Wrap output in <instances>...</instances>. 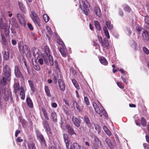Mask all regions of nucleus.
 I'll use <instances>...</instances> for the list:
<instances>
[{"label": "nucleus", "mask_w": 149, "mask_h": 149, "mask_svg": "<svg viewBox=\"0 0 149 149\" xmlns=\"http://www.w3.org/2000/svg\"><path fill=\"white\" fill-rule=\"evenodd\" d=\"M30 16L35 24L40 26V21L37 14L34 11H32Z\"/></svg>", "instance_id": "obj_1"}, {"label": "nucleus", "mask_w": 149, "mask_h": 149, "mask_svg": "<svg viewBox=\"0 0 149 149\" xmlns=\"http://www.w3.org/2000/svg\"><path fill=\"white\" fill-rule=\"evenodd\" d=\"M79 7L81 9L83 10L84 12L85 15H87L88 13L87 12V8L89 5V3L86 0L84 2L82 1L81 2V1H80L79 2Z\"/></svg>", "instance_id": "obj_2"}, {"label": "nucleus", "mask_w": 149, "mask_h": 149, "mask_svg": "<svg viewBox=\"0 0 149 149\" xmlns=\"http://www.w3.org/2000/svg\"><path fill=\"white\" fill-rule=\"evenodd\" d=\"M93 141L92 143V147L94 149H96L98 147H101V143L98 138L94 136L93 137Z\"/></svg>", "instance_id": "obj_3"}, {"label": "nucleus", "mask_w": 149, "mask_h": 149, "mask_svg": "<svg viewBox=\"0 0 149 149\" xmlns=\"http://www.w3.org/2000/svg\"><path fill=\"white\" fill-rule=\"evenodd\" d=\"M93 106L95 111L98 114H100V116H102L101 111L103 109L101 104L98 102V104H97L95 103L93 104Z\"/></svg>", "instance_id": "obj_4"}, {"label": "nucleus", "mask_w": 149, "mask_h": 149, "mask_svg": "<svg viewBox=\"0 0 149 149\" xmlns=\"http://www.w3.org/2000/svg\"><path fill=\"white\" fill-rule=\"evenodd\" d=\"M16 16L17 20L21 25L24 26L26 21V18L24 16L19 13H17Z\"/></svg>", "instance_id": "obj_5"}, {"label": "nucleus", "mask_w": 149, "mask_h": 149, "mask_svg": "<svg viewBox=\"0 0 149 149\" xmlns=\"http://www.w3.org/2000/svg\"><path fill=\"white\" fill-rule=\"evenodd\" d=\"M3 71L4 72L5 75L7 77L8 80H9V77L11 75V70L8 65H5L3 68Z\"/></svg>", "instance_id": "obj_6"}, {"label": "nucleus", "mask_w": 149, "mask_h": 149, "mask_svg": "<svg viewBox=\"0 0 149 149\" xmlns=\"http://www.w3.org/2000/svg\"><path fill=\"white\" fill-rule=\"evenodd\" d=\"M49 55L48 60L50 65L52 66H53L54 64L55 68L56 69H58V65L57 61H55L54 63L52 57L50 55V54Z\"/></svg>", "instance_id": "obj_7"}, {"label": "nucleus", "mask_w": 149, "mask_h": 149, "mask_svg": "<svg viewBox=\"0 0 149 149\" xmlns=\"http://www.w3.org/2000/svg\"><path fill=\"white\" fill-rule=\"evenodd\" d=\"M66 128L68 132L70 135L72 136L74 134L76 135V132L74 131V129L70 125H67Z\"/></svg>", "instance_id": "obj_8"}, {"label": "nucleus", "mask_w": 149, "mask_h": 149, "mask_svg": "<svg viewBox=\"0 0 149 149\" xmlns=\"http://www.w3.org/2000/svg\"><path fill=\"white\" fill-rule=\"evenodd\" d=\"M63 139L64 142L66 144V148L68 149L69 148V143L70 139L68 135L66 134H63Z\"/></svg>", "instance_id": "obj_9"}, {"label": "nucleus", "mask_w": 149, "mask_h": 149, "mask_svg": "<svg viewBox=\"0 0 149 149\" xmlns=\"http://www.w3.org/2000/svg\"><path fill=\"white\" fill-rule=\"evenodd\" d=\"M58 84L60 89L64 91L65 89V84L63 81L61 79H59L58 80Z\"/></svg>", "instance_id": "obj_10"}, {"label": "nucleus", "mask_w": 149, "mask_h": 149, "mask_svg": "<svg viewBox=\"0 0 149 149\" xmlns=\"http://www.w3.org/2000/svg\"><path fill=\"white\" fill-rule=\"evenodd\" d=\"M9 25L11 24L12 26H15L16 27H18V24L17 22L16 19L12 17L9 19Z\"/></svg>", "instance_id": "obj_11"}, {"label": "nucleus", "mask_w": 149, "mask_h": 149, "mask_svg": "<svg viewBox=\"0 0 149 149\" xmlns=\"http://www.w3.org/2000/svg\"><path fill=\"white\" fill-rule=\"evenodd\" d=\"M142 36L145 40H149V29L143 32Z\"/></svg>", "instance_id": "obj_12"}, {"label": "nucleus", "mask_w": 149, "mask_h": 149, "mask_svg": "<svg viewBox=\"0 0 149 149\" xmlns=\"http://www.w3.org/2000/svg\"><path fill=\"white\" fill-rule=\"evenodd\" d=\"M72 121L74 125L79 127L80 126L81 121H80L77 118L73 117L72 118Z\"/></svg>", "instance_id": "obj_13"}, {"label": "nucleus", "mask_w": 149, "mask_h": 149, "mask_svg": "<svg viewBox=\"0 0 149 149\" xmlns=\"http://www.w3.org/2000/svg\"><path fill=\"white\" fill-rule=\"evenodd\" d=\"M73 103L74 107H76L78 111L79 112H81L83 111L82 108L80 106L79 103H77L74 100L73 101Z\"/></svg>", "instance_id": "obj_14"}, {"label": "nucleus", "mask_w": 149, "mask_h": 149, "mask_svg": "<svg viewBox=\"0 0 149 149\" xmlns=\"http://www.w3.org/2000/svg\"><path fill=\"white\" fill-rule=\"evenodd\" d=\"M19 48L20 52L23 54L27 51L28 47L26 45H24L20 46H19Z\"/></svg>", "instance_id": "obj_15"}, {"label": "nucleus", "mask_w": 149, "mask_h": 149, "mask_svg": "<svg viewBox=\"0 0 149 149\" xmlns=\"http://www.w3.org/2000/svg\"><path fill=\"white\" fill-rule=\"evenodd\" d=\"M102 46L104 47H106L107 49H109V44L106 38H104V40L101 43Z\"/></svg>", "instance_id": "obj_16"}, {"label": "nucleus", "mask_w": 149, "mask_h": 149, "mask_svg": "<svg viewBox=\"0 0 149 149\" xmlns=\"http://www.w3.org/2000/svg\"><path fill=\"white\" fill-rule=\"evenodd\" d=\"M18 5L19 8L21 11L24 13H25L26 12V10L25 6L20 1H18Z\"/></svg>", "instance_id": "obj_17"}, {"label": "nucleus", "mask_w": 149, "mask_h": 149, "mask_svg": "<svg viewBox=\"0 0 149 149\" xmlns=\"http://www.w3.org/2000/svg\"><path fill=\"white\" fill-rule=\"evenodd\" d=\"M15 73L16 77L17 78L19 77L21 74V73L20 72L18 66L16 65L15 66Z\"/></svg>", "instance_id": "obj_18"}, {"label": "nucleus", "mask_w": 149, "mask_h": 149, "mask_svg": "<svg viewBox=\"0 0 149 149\" xmlns=\"http://www.w3.org/2000/svg\"><path fill=\"white\" fill-rule=\"evenodd\" d=\"M14 92L16 94L17 93V91L20 89V87L19 84L18 83H15L13 86Z\"/></svg>", "instance_id": "obj_19"}, {"label": "nucleus", "mask_w": 149, "mask_h": 149, "mask_svg": "<svg viewBox=\"0 0 149 149\" xmlns=\"http://www.w3.org/2000/svg\"><path fill=\"white\" fill-rule=\"evenodd\" d=\"M82 148L78 144L74 143L71 146L70 149H82Z\"/></svg>", "instance_id": "obj_20"}, {"label": "nucleus", "mask_w": 149, "mask_h": 149, "mask_svg": "<svg viewBox=\"0 0 149 149\" xmlns=\"http://www.w3.org/2000/svg\"><path fill=\"white\" fill-rule=\"evenodd\" d=\"M37 136L40 141L43 143H44L45 142V140L44 138L42 135L40 133H37Z\"/></svg>", "instance_id": "obj_21"}, {"label": "nucleus", "mask_w": 149, "mask_h": 149, "mask_svg": "<svg viewBox=\"0 0 149 149\" xmlns=\"http://www.w3.org/2000/svg\"><path fill=\"white\" fill-rule=\"evenodd\" d=\"M3 54L4 59L6 61L8 60L9 58L8 53L6 51H4L3 52Z\"/></svg>", "instance_id": "obj_22"}, {"label": "nucleus", "mask_w": 149, "mask_h": 149, "mask_svg": "<svg viewBox=\"0 0 149 149\" xmlns=\"http://www.w3.org/2000/svg\"><path fill=\"white\" fill-rule=\"evenodd\" d=\"M26 101L28 106L30 108H32L33 106V104L31 98L29 97H27Z\"/></svg>", "instance_id": "obj_23"}, {"label": "nucleus", "mask_w": 149, "mask_h": 149, "mask_svg": "<svg viewBox=\"0 0 149 149\" xmlns=\"http://www.w3.org/2000/svg\"><path fill=\"white\" fill-rule=\"evenodd\" d=\"M65 47H61L60 48L59 51L62 55V56L64 57H65L66 56V54L65 49Z\"/></svg>", "instance_id": "obj_24"}, {"label": "nucleus", "mask_w": 149, "mask_h": 149, "mask_svg": "<svg viewBox=\"0 0 149 149\" xmlns=\"http://www.w3.org/2000/svg\"><path fill=\"white\" fill-rule=\"evenodd\" d=\"M21 91L20 92V95L21 96V98L22 100H24L25 98V93L24 90L22 87H21Z\"/></svg>", "instance_id": "obj_25"}, {"label": "nucleus", "mask_w": 149, "mask_h": 149, "mask_svg": "<svg viewBox=\"0 0 149 149\" xmlns=\"http://www.w3.org/2000/svg\"><path fill=\"white\" fill-rule=\"evenodd\" d=\"M100 63L103 65H106L108 64V62L106 59L103 57H100Z\"/></svg>", "instance_id": "obj_26"}, {"label": "nucleus", "mask_w": 149, "mask_h": 149, "mask_svg": "<svg viewBox=\"0 0 149 149\" xmlns=\"http://www.w3.org/2000/svg\"><path fill=\"white\" fill-rule=\"evenodd\" d=\"M105 24L107 28L109 30H111L113 29V25L111 24V22L110 21L106 22Z\"/></svg>", "instance_id": "obj_27"}, {"label": "nucleus", "mask_w": 149, "mask_h": 149, "mask_svg": "<svg viewBox=\"0 0 149 149\" xmlns=\"http://www.w3.org/2000/svg\"><path fill=\"white\" fill-rule=\"evenodd\" d=\"M51 115L53 121L54 122H56L57 121V118L56 113L54 111H52L51 113Z\"/></svg>", "instance_id": "obj_28"}, {"label": "nucleus", "mask_w": 149, "mask_h": 149, "mask_svg": "<svg viewBox=\"0 0 149 149\" xmlns=\"http://www.w3.org/2000/svg\"><path fill=\"white\" fill-rule=\"evenodd\" d=\"M103 29L104 33L106 36L108 38H110V36L108 31L107 29V27L105 26L103 27Z\"/></svg>", "instance_id": "obj_29"}, {"label": "nucleus", "mask_w": 149, "mask_h": 149, "mask_svg": "<svg viewBox=\"0 0 149 149\" xmlns=\"http://www.w3.org/2000/svg\"><path fill=\"white\" fill-rule=\"evenodd\" d=\"M105 141L109 147L110 148H113V145L111 141L108 138H107L106 139Z\"/></svg>", "instance_id": "obj_30"}, {"label": "nucleus", "mask_w": 149, "mask_h": 149, "mask_svg": "<svg viewBox=\"0 0 149 149\" xmlns=\"http://www.w3.org/2000/svg\"><path fill=\"white\" fill-rule=\"evenodd\" d=\"M45 89L46 94V95L49 97L51 96L49 89V87L47 86H45Z\"/></svg>", "instance_id": "obj_31"}, {"label": "nucleus", "mask_w": 149, "mask_h": 149, "mask_svg": "<svg viewBox=\"0 0 149 149\" xmlns=\"http://www.w3.org/2000/svg\"><path fill=\"white\" fill-rule=\"evenodd\" d=\"M95 11L97 15L99 17H100L101 16V10L98 7H95Z\"/></svg>", "instance_id": "obj_32"}, {"label": "nucleus", "mask_w": 149, "mask_h": 149, "mask_svg": "<svg viewBox=\"0 0 149 149\" xmlns=\"http://www.w3.org/2000/svg\"><path fill=\"white\" fill-rule=\"evenodd\" d=\"M72 81L75 87L77 89H79V86L77 82L76 81V80L73 79L72 80Z\"/></svg>", "instance_id": "obj_33"}, {"label": "nucleus", "mask_w": 149, "mask_h": 149, "mask_svg": "<svg viewBox=\"0 0 149 149\" xmlns=\"http://www.w3.org/2000/svg\"><path fill=\"white\" fill-rule=\"evenodd\" d=\"M28 82L31 90L33 91H35V89L32 81L31 80H28Z\"/></svg>", "instance_id": "obj_34"}, {"label": "nucleus", "mask_w": 149, "mask_h": 149, "mask_svg": "<svg viewBox=\"0 0 149 149\" xmlns=\"http://www.w3.org/2000/svg\"><path fill=\"white\" fill-rule=\"evenodd\" d=\"M94 24L97 30L99 31L101 29V27L100 24L97 21H95Z\"/></svg>", "instance_id": "obj_35"}, {"label": "nucleus", "mask_w": 149, "mask_h": 149, "mask_svg": "<svg viewBox=\"0 0 149 149\" xmlns=\"http://www.w3.org/2000/svg\"><path fill=\"white\" fill-rule=\"evenodd\" d=\"M8 28V24L7 23H3L0 25V29H6Z\"/></svg>", "instance_id": "obj_36"}, {"label": "nucleus", "mask_w": 149, "mask_h": 149, "mask_svg": "<svg viewBox=\"0 0 149 149\" xmlns=\"http://www.w3.org/2000/svg\"><path fill=\"white\" fill-rule=\"evenodd\" d=\"M42 111L45 118H46L47 120H49V118L47 115V113L45 109L44 108H42Z\"/></svg>", "instance_id": "obj_37"}, {"label": "nucleus", "mask_w": 149, "mask_h": 149, "mask_svg": "<svg viewBox=\"0 0 149 149\" xmlns=\"http://www.w3.org/2000/svg\"><path fill=\"white\" fill-rule=\"evenodd\" d=\"M43 17L45 22L47 23L49 21V18L47 14H44Z\"/></svg>", "instance_id": "obj_38"}, {"label": "nucleus", "mask_w": 149, "mask_h": 149, "mask_svg": "<svg viewBox=\"0 0 149 149\" xmlns=\"http://www.w3.org/2000/svg\"><path fill=\"white\" fill-rule=\"evenodd\" d=\"M141 122L142 125L143 127H145L146 125V122L145 119L143 117H142L141 119Z\"/></svg>", "instance_id": "obj_39"}, {"label": "nucleus", "mask_w": 149, "mask_h": 149, "mask_svg": "<svg viewBox=\"0 0 149 149\" xmlns=\"http://www.w3.org/2000/svg\"><path fill=\"white\" fill-rule=\"evenodd\" d=\"M57 41L59 45H61V46L62 47H65L64 44L60 39L59 38L57 39Z\"/></svg>", "instance_id": "obj_40"}, {"label": "nucleus", "mask_w": 149, "mask_h": 149, "mask_svg": "<svg viewBox=\"0 0 149 149\" xmlns=\"http://www.w3.org/2000/svg\"><path fill=\"white\" fill-rule=\"evenodd\" d=\"M28 149H36L34 145L32 143L28 144Z\"/></svg>", "instance_id": "obj_41"}, {"label": "nucleus", "mask_w": 149, "mask_h": 149, "mask_svg": "<svg viewBox=\"0 0 149 149\" xmlns=\"http://www.w3.org/2000/svg\"><path fill=\"white\" fill-rule=\"evenodd\" d=\"M95 130L97 131L98 133H99L100 132L101 127L97 125H95Z\"/></svg>", "instance_id": "obj_42"}, {"label": "nucleus", "mask_w": 149, "mask_h": 149, "mask_svg": "<svg viewBox=\"0 0 149 149\" xmlns=\"http://www.w3.org/2000/svg\"><path fill=\"white\" fill-rule=\"evenodd\" d=\"M143 51L145 54L147 55H148L149 54V51L148 49L146 47H143Z\"/></svg>", "instance_id": "obj_43"}, {"label": "nucleus", "mask_w": 149, "mask_h": 149, "mask_svg": "<svg viewBox=\"0 0 149 149\" xmlns=\"http://www.w3.org/2000/svg\"><path fill=\"white\" fill-rule=\"evenodd\" d=\"M1 83L4 85H6L7 84L6 78L5 77H3L2 80L1 81Z\"/></svg>", "instance_id": "obj_44"}, {"label": "nucleus", "mask_w": 149, "mask_h": 149, "mask_svg": "<svg viewBox=\"0 0 149 149\" xmlns=\"http://www.w3.org/2000/svg\"><path fill=\"white\" fill-rule=\"evenodd\" d=\"M84 121L87 124H89L90 123L88 118L87 117H84Z\"/></svg>", "instance_id": "obj_45"}, {"label": "nucleus", "mask_w": 149, "mask_h": 149, "mask_svg": "<svg viewBox=\"0 0 149 149\" xmlns=\"http://www.w3.org/2000/svg\"><path fill=\"white\" fill-rule=\"evenodd\" d=\"M46 28L48 33H49V34H52V32L51 30V28L49 27V26H46Z\"/></svg>", "instance_id": "obj_46"}, {"label": "nucleus", "mask_w": 149, "mask_h": 149, "mask_svg": "<svg viewBox=\"0 0 149 149\" xmlns=\"http://www.w3.org/2000/svg\"><path fill=\"white\" fill-rule=\"evenodd\" d=\"M144 20L145 23L149 26V16H145Z\"/></svg>", "instance_id": "obj_47"}, {"label": "nucleus", "mask_w": 149, "mask_h": 149, "mask_svg": "<svg viewBox=\"0 0 149 149\" xmlns=\"http://www.w3.org/2000/svg\"><path fill=\"white\" fill-rule=\"evenodd\" d=\"M45 53L47 54V55L49 54V52L50 50L47 46H45L44 48Z\"/></svg>", "instance_id": "obj_48"}, {"label": "nucleus", "mask_w": 149, "mask_h": 149, "mask_svg": "<svg viewBox=\"0 0 149 149\" xmlns=\"http://www.w3.org/2000/svg\"><path fill=\"white\" fill-rule=\"evenodd\" d=\"M33 67L37 71H39L40 70V68L39 65L38 64L34 65H33Z\"/></svg>", "instance_id": "obj_49"}, {"label": "nucleus", "mask_w": 149, "mask_h": 149, "mask_svg": "<svg viewBox=\"0 0 149 149\" xmlns=\"http://www.w3.org/2000/svg\"><path fill=\"white\" fill-rule=\"evenodd\" d=\"M45 129L48 135H50L51 134V130L50 128L48 127Z\"/></svg>", "instance_id": "obj_50"}, {"label": "nucleus", "mask_w": 149, "mask_h": 149, "mask_svg": "<svg viewBox=\"0 0 149 149\" xmlns=\"http://www.w3.org/2000/svg\"><path fill=\"white\" fill-rule=\"evenodd\" d=\"M84 101L87 105H88L89 104V102L88 99L87 97H84Z\"/></svg>", "instance_id": "obj_51"}, {"label": "nucleus", "mask_w": 149, "mask_h": 149, "mask_svg": "<svg viewBox=\"0 0 149 149\" xmlns=\"http://www.w3.org/2000/svg\"><path fill=\"white\" fill-rule=\"evenodd\" d=\"M43 126L45 128L49 127L48 122L46 121H44L43 122Z\"/></svg>", "instance_id": "obj_52"}, {"label": "nucleus", "mask_w": 149, "mask_h": 149, "mask_svg": "<svg viewBox=\"0 0 149 149\" xmlns=\"http://www.w3.org/2000/svg\"><path fill=\"white\" fill-rule=\"evenodd\" d=\"M117 84L118 86L120 88L123 89L124 88V86L122 85V83L120 82H117Z\"/></svg>", "instance_id": "obj_53"}, {"label": "nucleus", "mask_w": 149, "mask_h": 149, "mask_svg": "<svg viewBox=\"0 0 149 149\" xmlns=\"http://www.w3.org/2000/svg\"><path fill=\"white\" fill-rule=\"evenodd\" d=\"M125 10L127 12H130L131 9L127 5H126L125 7Z\"/></svg>", "instance_id": "obj_54"}, {"label": "nucleus", "mask_w": 149, "mask_h": 149, "mask_svg": "<svg viewBox=\"0 0 149 149\" xmlns=\"http://www.w3.org/2000/svg\"><path fill=\"white\" fill-rule=\"evenodd\" d=\"M2 43L4 45H6V38L3 36H2Z\"/></svg>", "instance_id": "obj_55"}, {"label": "nucleus", "mask_w": 149, "mask_h": 149, "mask_svg": "<svg viewBox=\"0 0 149 149\" xmlns=\"http://www.w3.org/2000/svg\"><path fill=\"white\" fill-rule=\"evenodd\" d=\"M121 78L123 80V81L125 82L126 84H127L128 83V81L127 80V79L126 78L124 77L123 76H121Z\"/></svg>", "instance_id": "obj_56"}, {"label": "nucleus", "mask_w": 149, "mask_h": 149, "mask_svg": "<svg viewBox=\"0 0 149 149\" xmlns=\"http://www.w3.org/2000/svg\"><path fill=\"white\" fill-rule=\"evenodd\" d=\"M102 113V114L104 116V117H107V114L104 109H103L101 113Z\"/></svg>", "instance_id": "obj_57"}, {"label": "nucleus", "mask_w": 149, "mask_h": 149, "mask_svg": "<svg viewBox=\"0 0 149 149\" xmlns=\"http://www.w3.org/2000/svg\"><path fill=\"white\" fill-rule=\"evenodd\" d=\"M29 28L31 30H33V28L32 25L30 23H28L27 24Z\"/></svg>", "instance_id": "obj_58"}, {"label": "nucleus", "mask_w": 149, "mask_h": 149, "mask_svg": "<svg viewBox=\"0 0 149 149\" xmlns=\"http://www.w3.org/2000/svg\"><path fill=\"white\" fill-rule=\"evenodd\" d=\"M143 147L145 149H149V145L147 144H144Z\"/></svg>", "instance_id": "obj_59"}, {"label": "nucleus", "mask_w": 149, "mask_h": 149, "mask_svg": "<svg viewBox=\"0 0 149 149\" xmlns=\"http://www.w3.org/2000/svg\"><path fill=\"white\" fill-rule=\"evenodd\" d=\"M38 62L41 65H42L43 64V61L42 58H40L38 59Z\"/></svg>", "instance_id": "obj_60"}, {"label": "nucleus", "mask_w": 149, "mask_h": 149, "mask_svg": "<svg viewBox=\"0 0 149 149\" xmlns=\"http://www.w3.org/2000/svg\"><path fill=\"white\" fill-rule=\"evenodd\" d=\"M20 131L19 130H17L16 131L15 133V136L16 137L17 136L18 134L20 133Z\"/></svg>", "instance_id": "obj_61"}, {"label": "nucleus", "mask_w": 149, "mask_h": 149, "mask_svg": "<svg viewBox=\"0 0 149 149\" xmlns=\"http://www.w3.org/2000/svg\"><path fill=\"white\" fill-rule=\"evenodd\" d=\"M51 106L54 108H56L57 107V105L56 103L53 102Z\"/></svg>", "instance_id": "obj_62"}, {"label": "nucleus", "mask_w": 149, "mask_h": 149, "mask_svg": "<svg viewBox=\"0 0 149 149\" xmlns=\"http://www.w3.org/2000/svg\"><path fill=\"white\" fill-rule=\"evenodd\" d=\"M136 29V31L138 32H140L141 31V28L139 26H137Z\"/></svg>", "instance_id": "obj_63"}, {"label": "nucleus", "mask_w": 149, "mask_h": 149, "mask_svg": "<svg viewBox=\"0 0 149 149\" xmlns=\"http://www.w3.org/2000/svg\"><path fill=\"white\" fill-rule=\"evenodd\" d=\"M98 40L101 43L103 41L102 40V38L101 36H98Z\"/></svg>", "instance_id": "obj_64"}]
</instances>
